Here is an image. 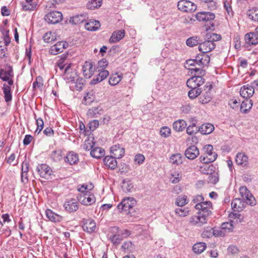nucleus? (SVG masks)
Returning a JSON list of instances; mask_svg holds the SVG:
<instances>
[{
    "label": "nucleus",
    "mask_w": 258,
    "mask_h": 258,
    "mask_svg": "<svg viewBox=\"0 0 258 258\" xmlns=\"http://www.w3.org/2000/svg\"><path fill=\"white\" fill-rule=\"evenodd\" d=\"M229 104L233 109H236L239 106L240 110L242 109V104L240 101L238 102L236 99H232L229 101Z\"/></svg>",
    "instance_id": "61"
},
{
    "label": "nucleus",
    "mask_w": 258,
    "mask_h": 258,
    "mask_svg": "<svg viewBox=\"0 0 258 258\" xmlns=\"http://www.w3.org/2000/svg\"><path fill=\"white\" fill-rule=\"evenodd\" d=\"M121 249L124 252L131 253L134 251L135 247L131 241H127L123 243L121 246Z\"/></svg>",
    "instance_id": "34"
},
{
    "label": "nucleus",
    "mask_w": 258,
    "mask_h": 258,
    "mask_svg": "<svg viewBox=\"0 0 258 258\" xmlns=\"http://www.w3.org/2000/svg\"><path fill=\"white\" fill-rule=\"evenodd\" d=\"M62 19V14L58 11L50 12L44 16V20L49 24H55L60 22Z\"/></svg>",
    "instance_id": "6"
},
{
    "label": "nucleus",
    "mask_w": 258,
    "mask_h": 258,
    "mask_svg": "<svg viewBox=\"0 0 258 258\" xmlns=\"http://www.w3.org/2000/svg\"><path fill=\"white\" fill-rule=\"evenodd\" d=\"M243 73L245 74H248L249 77L253 76L255 75V71L252 69L253 63H248L247 60L243 59Z\"/></svg>",
    "instance_id": "23"
},
{
    "label": "nucleus",
    "mask_w": 258,
    "mask_h": 258,
    "mask_svg": "<svg viewBox=\"0 0 258 258\" xmlns=\"http://www.w3.org/2000/svg\"><path fill=\"white\" fill-rule=\"evenodd\" d=\"M229 222H224L221 225L222 229L226 233L232 232L234 226L241 222L240 220H238L237 218L236 219L234 217H229Z\"/></svg>",
    "instance_id": "10"
},
{
    "label": "nucleus",
    "mask_w": 258,
    "mask_h": 258,
    "mask_svg": "<svg viewBox=\"0 0 258 258\" xmlns=\"http://www.w3.org/2000/svg\"><path fill=\"white\" fill-rule=\"evenodd\" d=\"M35 119H36V124L37 125V128L35 131V133L38 134L40 133V132L42 130L44 126V122L41 118H36V115H35Z\"/></svg>",
    "instance_id": "55"
},
{
    "label": "nucleus",
    "mask_w": 258,
    "mask_h": 258,
    "mask_svg": "<svg viewBox=\"0 0 258 258\" xmlns=\"http://www.w3.org/2000/svg\"><path fill=\"white\" fill-rule=\"evenodd\" d=\"M134 185L131 181L127 180H123L122 188L125 191H131Z\"/></svg>",
    "instance_id": "54"
},
{
    "label": "nucleus",
    "mask_w": 258,
    "mask_h": 258,
    "mask_svg": "<svg viewBox=\"0 0 258 258\" xmlns=\"http://www.w3.org/2000/svg\"><path fill=\"white\" fill-rule=\"evenodd\" d=\"M253 93L254 89L252 86L246 87L245 85L243 86V98L249 99L252 96Z\"/></svg>",
    "instance_id": "37"
},
{
    "label": "nucleus",
    "mask_w": 258,
    "mask_h": 258,
    "mask_svg": "<svg viewBox=\"0 0 258 258\" xmlns=\"http://www.w3.org/2000/svg\"><path fill=\"white\" fill-rule=\"evenodd\" d=\"M35 0H26V2L22 3V9L24 11H32L37 7Z\"/></svg>",
    "instance_id": "31"
},
{
    "label": "nucleus",
    "mask_w": 258,
    "mask_h": 258,
    "mask_svg": "<svg viewBox=\"0 0 258 258\" xmlns=\"http://www.w3.org/2000/svg\"><path fill=\"white\" fill-rule=\"evenodd\" d=\"M243 189H244V192H243V203L251 207L256 205V200L251 192L246 186H243Z\"/></svg>",
    "instance_id": "9"
},
{
    "label": "nucleus",
    "mask_w": 258,
    "mask_h": 258,
    "mask_svg": "<svg viewBox=\"0 0 258 258\" xmlns=\"http://www.w3.org/2000/svg\"><path fill=\"white\" fill-rule=\"evenodd\" d=\"M82 223V228L84 231L89 233H92L95 231L96 226V223L93 220L91 219H84Z\"/></svg>",
    "instance_id": "13"
},
{
    "label": "nucleus",
    "mask_w": 258,
    "mask_h": 258,
    "mask_svg": "<svg viewBox=\"0 0 258 258\" xmlns=\"http://www.w3.org/2000/svg\"><path fill=\"white\" fill-rule=\"evenodd\" d=\"M103 109L100 107H95L90 108L87 114L90 117H98L103 113Z\"/></svg>",
    "instance_id": "28"
},
{
    "label": "nucleus",
    "mask_w": 258,
    "mask_h": 258,
    "mask_svg": "<svg viewBox=\"0 0 258 258\" xmlns=\"http://www.w3.org/2000/svg\"><path fill=\"white\" fill-rule=\"evenodd\" d=\"M68 44L66 42L60 41L53 45L49 49V52L53 55L57 54L63 51V50L68 46Z\"/></svg>",
    "instance_id": "16"
},
{
    "label": "nucleus",
    "mask_w": 258,
    "mask_h": 258,
    "mask_svg": "<svg viewBox=\"0 0 258 258\" xmlns=\"http://www.w3.org/2000/svg\"><path fill=\"white\" fill-rule=\"evenodd\" d=\"M175 213L176 215L180 217H185L189 214V209L187 207H179L175 209Z\"/></svg>",
    "instance_id": "39"
},
{
    "label": "nucleus",
    "mask_w": 258,
    "mask_h": 258,
    "mask_svg": "<svg viewBox=\"0 0 258 258\" xmlns=\"http://www.w3.org/2000/svg\"><path fill=\"white\" fill-rule=\"evenodd\" d=\"M78 199L80 202L84 205H91L96 201L95 196L88 192L78 196Z\"/></svg>",
    "instance_id": "11"
},
{
    "label": "nucleus",
    "mask_w": 258,
    "mask_h": 258,
    "mask_svg": "<svg viewBox=\"0 0 258 258\" xmlns=\"http://www.w3.org/2000/svg\"><path fill=\"white\" fill-rule=\"evenodd\" d=\"M90 155L94 158H100L105 155V151L100 148H95L91 150Z\"/></svg>",
    "instance_id": "35"
},
{
    "label": "nucleus",
    "mask_w": 258,
    "mask_h": 258,
    "mask_svg": "<svg viewBox=\"0 0 258 258\" xmlns=\"http://www.w3.org/2000/svg\"><path fill=\"white\" fill-rule=\"evenodd\" d=\"M79 161L78 156L73 152H70L65 158V161L69 162L71 165L76 164Z\"/></svg>",
    "instance_id": "30"
},
{
    "label": "nucleus",
    "mask_w": 258,
    "mask_h": 258,
    "mask_svg": "<svg viewBox=\"0 0 258 258\" xmlns=\"http://www.w3.org/2000/svg\"><path fill=\"white\" fill-rule=\"evenodd\" d=\"M136 204V201L133 198H126L123 199L120 203L117 206V209L119 212H126L128 213L131 212V210Z\"/></svg>",
    "instance_id": "4"
},
{
    "label": "nucleus",
    "mask_w": 258,
    "mask_h": 258,
    "mask_svg": "<svg viewBox=\"0 0 258 258\" xmlns=\"http://www.w3.org/2000/svg\"><path fill=\"white\" fill-rule=\"evenodd\" d=\"M215 46L214 42H212L209 40L207 39L206 41L203 42H200L199 45V49L202 53H207L214 49Z\"/></svg>",
    "instance_id": "14"
},
{
    "label": "nucleus",
    "mask_w": 258,
    "mask_h": 258,
    "mask_svg": "<svg viewBox=\"0 0 258 258\" xmlns=\"http://www.w3.org/2000/svg\"><path fill=\"white\" fill-rule=\"evenodd\" d=\"M66 59L65 56L61 57L58 62V67L60 69V70H62L64 69V73L67 74V71L69 70L70 68V64H64V61Z\"/></svg>",
    "instance_id": "47"
},
{
    "label": "nucleus",
    "mask_w": 258,
    "mask_h": 258,
    "mask_svg": "<svg viewBox=\"0 0 258 258\" xmlns=\"http://www.w3.org/2000/svg\"><path fill=\"white\" fill-rule=\"evenodd\" d=\"M36 170L40 176L45 179H48L51 175L52 172L50 168L45 164L38 166Z\"/></svg>",
    "instance_id": "15"
},
{
    "label": "nucleus",
    "mask_w": 258,
    "mask_h": 258,
    "mask_svg": "<svg viewBox=\"0 0 258 258\" xmlns=\"http://www.w3.org/2000/svg\"><path fill=\"white\" fill-rule=\"evenodd\" d=\"M207 247L206 244L204 242H199L195 244L192 247L193 251L197 254L203 252Z\"/></svg>",
    "instance_id": "36"
},
{
    "label": "nucleus",
    "mask_w": 258,
    "mask_h": 258,
    "mask_svg": "<svg viewBox=\"0 0 258 258\" xmlns=\"http://www.w3.org/2000/svg\"><path fill=\"white\" fill-rule=\"evenodd\" d=\"M186 122L182 119H179L175 121L173 124V128L176 132H181L186 127Z\"/></svg>",
    "instance_id": "32"
},
{
    "label": "nucleus",
    "mask_w": 258,
    "mask_h": 258,
    "mask_svg": "<svg viewBox=\"0 0 258 258\" xmlns=\"http://www.w3.org/2000/svg\"><path fill=\"white\" fill-rule=\"evenodd\" d=\"M116 158L112 156H106L103 159L104 165L111 169H114L117 166Z\"/></svg>",
    "instance_id": "22"
},
{
    "label": "nucleus",
    "mask_w": 258,
    "mask_h": 258,
    "mask_svg": "<svg viewBox=\"0 0 258 258\" xmlns=\"http://www.w3.org/2000/svg\"><path fill=\"white\" fill-rule=\"evenodd\" d=\"M206 39L209 40L212 42L218 41L221 39L220 35H218L215 33H208L206 35Z\"/></svg>",
    "instance_id": "52"
},
{
    "label": "nucleus",
    "mask_w": 258,
    "mask_h": 258,
    "mask_svg": "<svg viewBox=\"0 0 258 258\" xmlns=\"http://www.w3.org/2000/svg\"><path fill=\"white\" fill-rule=\"evenodd\" d=\"M43 39L45 42L50 43L56 39V35L51 32H47L44 35Z\"/></svg>",
    "instance_id": "45"
},
{
    "label": "nucleus",
    "mask_w": 258,
    "mask_h": 258,
    "mask_svg": "<svg viewBox=\"0 0 258 258\" xmlns=\"http://www.w3.org/2000/svg\"><path fill=\"white\" fill-rule=\"evenodd\" d=\"M203 75H199L195 72L194 76L188 79L186 84L189 88H199L204 83L205 80L203 78Z\"/></svg>",
    "instance_id": "7"
},
{
    "label": "nucleus",
    "mask_w": 258,
    "mask_h": 258,
    "mask_svg": "<svg viewBox=\"0 0 258 258\" xmlns=\"http://www.w3.org/2000/svg\"><path fill=\"white\" fill-rule=\"evenodd\" d=\"M94 145V142L92 140H86L84 144L82 145V148L85 151L92 150Z\"/></svg>",
    "instance_id": "51"
},
{
    "label": "nucleus",
    "mask_w": 258,
    "mask_h": 258,
    "mask_svg": "<svg viewBox=\"0 0 258 258\" xmlns=\"http://www.w3.org/2000/svg\"><path fill=\"white\" fill-rule=\"evenodd\" d=\"M198 132H199V129L195 123H192L191 125H189L186 128V133L189 135L196 134Z\"/></svg>",
    "instance_id": "57"
},
{
    "label": "nucleus",
    "mask_w": 258,
    "mask_h": 258,
    "mask_svg": "<svg viewBox=\"0 0 258 258\" xmlns=\"http://www.w3.org/2000/svg\"><path fill=\"white\" fill-rule=\"evenodd\" d=\"M85 21V16L84 15H76L70 19V22L77 25L83 23Z\"/></svg>",
    "instance_id": "46"
},
{
    "label": "nucleus",
    "mask_w": 258,
    "mask_h": 258,
    "mask_svg": "<svg viewBox=\"0 0 258 258\" xmlns=\"http://www.w3.org/2000/svg\"><path fill=\"white\" fill-rule=\"evenodd\" d=\"M179 10L185 12H194L197 9V6L194 3L186 0H181L178 2Z\"/></svg>",
    "instance_id": "8"
},
{
    "label": "nucleus",
    "mask_w": 258,
    "mask_h": 258,
    "mask_svg": "<svg viewBox=\"0 0 258 258\" xmlns=\"http://www.w3.org/2000/svg\"><path fill=\"white\" fill-rule=\"evenodd\" d=\"M252 106V100L249 99H245L243 100V112L246 113Z\"/></svg>",
    "instance_id": "50"
},
{
    "label": "nucleus",
    "mask_w": 258,
    "mask_h": 258,
    "mask_svg": "<svg viewBox=\"0 0 258 258\" xmlns=\"http://www.w3.org/2000/svg\"><path fill=\"white\" fill-rule=\"evenodd\" d=\"M212 86H210L208 91L202 93L199 97V101L202 104H207L209 103L212 99V97L210 90L212 89Z\"/></svg>",
    "instance_id": "29"
},
{
    "label": "nucleus",
    "mask_w": 258,
    "mask_h": 258,
    "mask_svg": "<svg viewBox=\"0 0 258 258\" xmlns=\"http://www.w3.org/2000/svg\"><path fill=\"white\" fill-rule=\"evenodd\" d=\"M121 80V77L117 74L112 75L109 80V84L111 86H115L118 84Z\"/></svg>",
    "instance_id": "44"
},
{
    "label": "nucleus",
    "mask_w": 258,
    "mask_h": 258,
    "mask_svg": "<svg viewBox=\"0 0 258 258\" xmlns=\"http://www.w3.org/2000/svg\"><path fill=\"white\" fill-rule=\"evenodd\" d=\"M191 89L188 92V97L190 99H195L202 93L201 88H190Z\"/></svg>",
    "instance_id": "41"
},
{
    "label": "nucleus",
    "mask_w": 258,
    "mask_h": 258,
    "mask_svg": "<svg viewBox=\"0 0 258 258\" xmlns=\"http://www.w3.org/2000/svg\"><path fill=\"white\" fill-rule=\"evenodd\" d=\"M196 18L199 21H210L214 20L215 14L210 12H200L196 14Z\"/></svg>",
    "instance_id": "20"
},
{
    "label": "nucleus",
    "mask_w": 258,
    "mask_h": 258,
    "mask_svg": "<svg viewBox=\"0 0 258 258\" xmlns=\"http://www.w3.org/2000/svg\"><path fill=\"white\" fill-rule=\"evenodd\" d=\"M75 84V87L77 91H80L82 90L83 87L84 85V80L83 78H78L74 83Z\"/></svg>",
    "instance_id": "58"
},
{
    "label": "nucleus",
    "mask_w": 258,
    "mask_h": 258,
    "mask_svg": "<svg viewBox=\"0 0 258 258\" xmlns=\"http://www.w3.org/2000/svg\"><path fill=\"white\" fill-rule=\"evenodd\" d=\"M214 130L212 124L208 123L203 124L199 128V131L203 135H208L211 133Z\"/></svg>",
    "instance_id": "27"
},
{
    "label": "nucleus",
    "mask_w": 258,
    "mask_h": 258,
    "mask_svg": "<svg viewBox=\"0 0 258 258\" xmlns=\"http://www.w3.org/2000/svg\"><path fill=\"white\" fill-rule=\"evenodd\" d=\"M63 207L66 211L69 213H73L78 209V203L76 199H71L64 202Z\"/></svg>",
    "instance_id": "12"
},
{
    "label": "nucleus",
    "mask_w": 258,
    "mask_h": 258,
    "mask_svg": "<svg viewBox=\"0 0 258 258\" xmlns=\"http://www.w3.org/2000/svg\"><path fill=\"white\" fill-rule=\"evenodd\" d=\"M116 229L117 230L118 234L123 239L128 237L131 234V232L126 229L123 230H118V228H116Z\"/></svg>",
    "instance_id": "64"
},
{
    "label": "nucleus",
    "mask_w": 258,
    "mask_h": 258,
    "mask_svg": "<svg viewBox=\"0 0 258 258\" xmlns=\"http://www.w3.org/2000/svg\"><path fill=\"white\" fill-rule=\"evenodd\" d=\"M100 23L98 21L91 20L86 23L85 27L89 31H96L100 28Z\"/></svg>",
    "instance_id": "25"
},
{
    "label": "nucleus",
    "mask_w": 258,
    "mask_h": 258,
    "mask_svg": "<svg viewBox=\"0 0 258 258\" xmlns=\"http://www.w3.org/2000/svg\"><path fill=\"white\" fill-rule=\"evenodd\" d=\"M214 236L216 237H223L225 235L226 233L222 229V227L218 228H213Z\"/></svg>",
    "instance_id": "62"
},
{
    "label": "nucleus",
    "mask_w": 258,
    "mask_h": 258,
    "mask_svg": "<svg viewBox=\"0 0 258 258\" xmlns=\"http://www.w3.org/2000/svg\"><path fill=\"white\" fill-rule=\"evenodd\" d=\"M199 62L198 61V58L197 57L194 59H188L186 61V64L187 67L186 68H194L196 67H199Z\"/></svg>",
    "instance_id": "56"
},
{
    "label": "nucleus",
    "mask_w": 258,
    "mask_h": 258,
    "mask_svg": "<svg viewBox=\"0 0 258 258\" xmlns=\"http://www.w3.org/2000/svg\"><path fill=\"white\" fill-rule=\"evenodd\" d=\"M231 208L233 211L229 214V217H234L241 221L240 212L242 211V201L241 199L239 198L234 199L231 203Z\"/></svg>",
    "instance_id": "5"
},
{
    "label": "nucleus",
    "mask_w": 258,
    "mask_h": 258,
    "mask_svg": "<svg viewBox=\"0 0 258 258\" xmlns=\"http://www.w3.org/2000/svg\"><path fill=\"white\" fill-rule=\"evenodd\" d=\"M245 43L248 45H256L258 44V34L255 32H249L244 36Z\"/></svg>",
    "instance_id": "19"
},
{
    "label": "nucleus",
    "mask_w": 258,
    "mask_h": 258,
    "mask_svg": "<svg viewBox=\"0 0 258 258\" xmlns=\"http://www.w3.org/2000/svg\"><path fill=\"white\" fill-rule=\"evenodd\" d=\"M195 208L198 210L197 216H193L189 218V223L194 226H201L207 223L209 218L212 214L213 205L211 202L205 201L202 203H198Z\"/></svg>",
    "instance_id": "1"
},
{
    "label": "nucleus",
    "mask_w": 258,
    "mask_h": 258,
    "mask_svg": "<svg viewBox=\"0 0 258 258\" xmlns=\"http://www.w3.org/2000/svg\"><path fill=\"white\" fill-rule=\"evenodd\" d=\"M82 70L84 77L89 79L94 73L95 67L92 63L86 61L83 66Z\"/></svg>",
    "instance_id": "17"
},
{
    "label": "nucleus",
    "mask_w": 258,
    "mask_h": 258,
    "mask_svg": "<svg viewBox=\"0 0 258 258\" xmlns=\"http://www.w3.org/2000/svg\"><path fill=\"white\" fill-rule=\"evenodd\" d=\"M186 158L190 160H194L199 155V150L195 146L189 147L184 153Z\"/></svg>",
    "instance_id": "18"
},
{
    "label": "nucleus",
    "mask_w": 258,
    "mask_h": 258,
    "mask_svg": "<svg viewBox=\"0 0 258 258\" xmlns=\"http://www.w3.org/2000/svg\"><path fill=\"white\" fill-rule=\"evenodd\" d=\"M170 162L172 164L179 165L182 162V156L180 154L172 155L170 158Z\"/></svg>",
    "instance_id": "40"
},
{
    "label": "nucleus",
    "mask_w": 258,
    "mask_h": 258,
    "mask_svg": "<svg viewBox=\"0 0 258 258\" xmlns=\"http://www.w3.org/2000/svg\"><path fill=\"white\" fill-rule=\"evenodd\" d=\"M197 58H198V61L199 62V67L188 68V70L196 72L197 74L199 75H205L206 74L205 71L203 70L202 68L208 65L210 62V58L207 53H202L201 54L197 55Z\"/></svg>",
    "instance_id": "2"
},
{
    "label": "nucleus",
    "mask_w": 258,
    "mask_h": 258,
    "mask_svg": "<svg viewBox=\"0 0 258 258\" xmlns=\"http://www.w3.org/2000/svg\"><path fill=\"white\" fill-rule=\"evenodd\" d=\"M246 15L249 19L258 22V8H252L247 11Z\"/></svg>",
    "instance_id": "33"
},
{
    "label": "nucleus",
    "mask_w": 258,
    "mask_h": 258,
    "mask_svg": "<svg viewBox=\"0 0 258 258\" xmlns=\"http://www.w3.org/2000/svg\"><path fill=\"white\" fill-rule=\"evenodd\" d=\"M51 157L54 161H60L62 158L61 151H53L51 154Z\"/></svg>",
    "instance_id": "59"
},
{
    "label": "nucleus",
    "mask_w": 258,
    "mask_h": 258,
    "mask_svg": "<svg viewBox=\"0 0 258 258\" xmlns=\"http://www.w3.org/2000/svg\"><path fill=\"white\" fill-rule=\"evenodd\" d=\"M172 177L170 178V181L173 183H176L180 181L181 175L178 172H174L171 174Z\"/></svg>",
    "instance_id": "60"
},
{
    "label": "nucleus",
    "mask_w": 258,
    "mask_h": 258,
    "mask_svg": "<svg viewBox=\"0 0 258 258\" xmlns=\"http://www.w3.org/2000/svg\"><path fill=\"white\" fill-rule=\"evenodd\" d=\"M3 91L4 93V98L6 102H9L11 101L12 99V95L10 87L6 85V84H4L3 87Z\"/></svg>",
    "instance_id": "38"
},
{
    "label": "nucleus",
    "mask_w": 258,
    "mask_h": 258,
    "mask_svg": "<svg viewBox=\"0 0 258 258\" xmlns=\"http://www.w3.org/2000/svg\"><path fill=\"white\" fill-rule=\"evenodd\" d=\"M109 239L113 244L118 245L123 240V238L117 232V234L110 236Z\"/></svg>",
    "instance_id": "49"
},
{
    "label": "nucleus",
    "mask_w": 258,
    "mask_h": 258,
    "mask_svg": "<svg viewBox=\"0 0 258 258\" xmlns=\"http://www.w3.org/2000/svg\"><path fill=\"white\" fill-rule=\"evenodd\" d=\"M201 40L197 36H194L188 38L186 40V43L187 46L192 47L198 44L200 45Z\"/></svg>",
    "instance_id": "43"
},
{
    "label": "nucleus",
    "mask_w": 258,
    "mask_h": 258,
    "mask_svg": "<svg viewBox=\"0 0 258 258\" xmlns=\"http://www.w3.org/2000/svg\"><path fill=\"white\" fill-rule=\"evenodd\" d=\"M102 0H91L87 5L88 9L93 10L99 8L102 5Z\"/></svg>",
    "instance_id": "42"
},
{
    "label": "nucleus",
    "mask_w": 258,
    "mask_h": 258,
    "mask_svg": "<svg viewBox=\"0 0 258 258\" xmlns=\"http://www.w3.org/2000/svg\"><path fill=\"white\" fill-rule=\"evenodd\" d=\"M124 36V30H120L116 32H114L110 39L109 42L110 43H115L119 41Z\"/></svg>",
    "instance_id": "26"
},
{
    "label": "nucleus",
    "mask_w": 258,
    "mask_h": 258,
    "mask_svg": "<svg viewBox=\"0 0 258 258\" xmlns=\"http://www.w3.org/2000/svg\"><path fill=\"white\" fill-rule=\"evenodd\" d=\"M203 238H210L214 235L213 228L210 227H207L204 229V230L202 234Z\"/></svg>",
    "instance_id": "53"
},
{
    "label": "nucleus",
    "mask_w": 258,
    "mask_h": 258,
    "mask_svg": "<svg viewBox=\"0 0 258 258\" xmlns=\"http://www.w3.org/2000/svg\"><path fill=\"white\" fill-rule=\"evenodd\" d=\"M205 153L200 157L201 162L209 164L214 162L217 157L216 153L213 152V147L211 145H207L204 147Z\"/></svg>",
    "instance_id": "3"
},
{
    "label": "nucleus",
    "mask_w": 258,
    "mask_h": 258,
    "mask_svg": "<svg viewBox=\"0 0 258 258\" xmlns=\"http://www.w3.org/2000/svg\"><path fill=\"white\" fill-rule=\"evenodd\" d=\"M187 197L185 196H180L176 198L175 204L177 206L181 207L187 204Z\"/></svg>",
    "instance_id": "48"
},
{
    "label": "nucleus",
    "mask_w": 258,
    "mask_h": 258,
    "mask_svg": "<svg viewBox=\"0 0 258 258\" xmlns=\"http://www.w3.org/2000/svg\"><path fill=\"white\" fill-rule=\"evenodd\" d=\"M111 152L115 158L120 159L124 154V149L120 145L117 144L111 147Z\"/></svg>",
    "instance_id": "21"
},
{
    "label": "nucleus",
    "mask_w": 258,
    "mask_h": 258,
    "mask_svg": "<svg viewBox=\"0 0 258 258\" xmlns=\"http://www.w3.org/2000/svg\"><path fill=\"white\" fill-rule=\"evenodd\" d=\"M45 214L47 218L52 222H59L62 219V217L61 216L54 213L49 209L46 210Z\"/></svg>",
    "instance_id": "24"
},
{
    "label": "nucleus",
    "mask_w": 258,
    "mask_h": 258,
    "mask_svg": "<svg viewBox=\"0 0 258 258\" xmlns=\"http://www.w3.org/2000/svg\"><path fill=\"white\" fill-rule=\"evenodd\" d=\"M200 170L202 173L205 174H211L212 171V169H210L208 164H205L203 166H201Z\"/></svg>",
    "instance_id": "63"
}]
</instances>
